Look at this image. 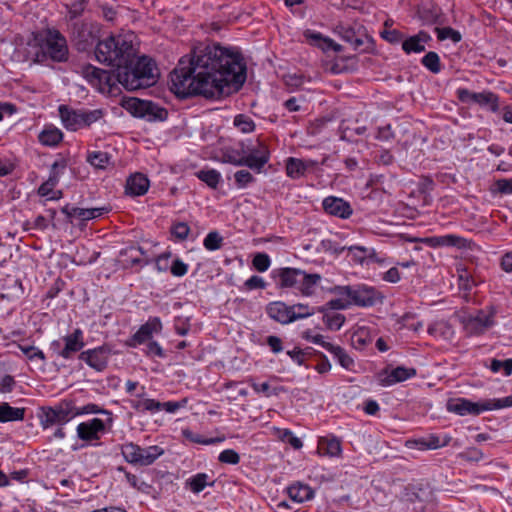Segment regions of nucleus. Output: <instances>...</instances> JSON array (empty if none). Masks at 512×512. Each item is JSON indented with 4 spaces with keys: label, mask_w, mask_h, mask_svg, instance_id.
Segmentation results:
<instances>
[{
    "label": "nucleus",
    "mask_w": 512,
    "mask_h": 512,
    "mask_svg": "<svg viewBox=\"0 0 512 512\" xmlns=\"http://www.w3.org/2000/svg\"><path fill=\"white\" fill-rule=\"evenodd\" d=\"M245 80L246 64L241 53L216 43L195 47L179 60L170 75L171 91L183 99L230 95L239 91Z\"/></svg>",
    "instance_id": "f257e3e1"
},
{
    "label": "nucleus",
    "mask_w": 512,
    "mask_h": 512,
    "mask_svg": "<svg viewBox=\"0 0 512 512\" xmlns=\"http://www.w3.org/2000/svg\"><path fill=\"white\" fill-rule=\"evenodd\" d=\"M135 55L132 40L123 35L100 40L95 48L97 61L113 67L118 83L129 91L145 89L157 82L155 62L147 56L135 62Z\"/></svg>",
    "instance_id": "f03ea898"
},
{
    "label": "nucleus",
    "mask_w": 512,
    "mask_h": 512,
    "mask_svg": "<svg viewBox=\"0 0 512 512\" xmlns=\"http://www.w3.org/2000/svg\"><path fill=\"white\" fill-rule=\"evenodd\" d=\"M28 47L26 59L36 63H44L48 59L64 63L69 59L67 39L55 28H47L43 34L35 35L33 41L28 42Z\"/></svg>",
    "instance_id": "7ed1b4c3"
},
{
    "label": "nucleus",
    "mask_w": 512,
    "mask_h": 512,
    "mask_svg": "<svg viewBox=\"0 0 512 512\" xmlns=\"http://www.w3.org/2000/svg\"><path fill=\"white\" fill-rule=\"evenodd\" d=\"M332 292L347 297L351 305L360 307H371L382 301L381 293L367 285L336 286Z\"/></svg>",
    "instance_id": "20e7f679"
},
{
    "label": "nucleus",
    "mask_w": 512,
    "mask_h": 512,
    "mask_svg": "<svg viewBox=\"0 0 512 512\" xmlns=\"http://www.w3.org/2000/svg\"><path fill=\"white\" fill-rule=\"evenodd\" d=\"M59 114L64 127L70 131L89 127L103 116V112L100 109L74 110L64 105L59 107Z\"/></svg>",
    "instance_id": "39448f33"
},
{
    "label": "nucleus",
    "mask_w": 512,
    "mask_h": 512,
    "mask_svg": "<svg viewBox=\"0 0 512 512\" xmlns=\"http://www.w3.org/2000/svg\"><path fill=\"white\" fill-rule=\"evenodd\" d=\"M121 453L124 459L132 465L149 466L164 454V450L157 445L142 448L133 442H129L122 445Z\"/></svg>",
    "instance_id": "423d86ee"
},
{
    "label": "nucleus",
    "mask_w": 512,
    "mask_h": 512,
    "mask_svg": "<svg viewBox=\"0 0 512 512\" xmlns=\"http://www.w3.org/2000/svg\"><path fill=\"white\" fill-rule=\"evenodd\" d=\"M123 107L134 117L143 118L146 121H164L168 112L165 108L148 100L130 98L126 100Z\"/></svg>",
    "instance_id": "0eeeda50"
},
{
    "label": "nucleus",
    "mask_w": 512,
    "mask_h": 512,
    "mask_svg": "<svg viewBox=\"0 0 512 512\" xmlns=\"http://www.w3.org/2000/svg\"><path fill=\"white\" fill-rule=\"evenodd\" d=\"M98 27L86 21L73 22L69 27V38L79 52L87 51L98 39Z\"/></svg>",
    "instance_id": "6e6552de"
},
{
    "label": "nucleus",
    "mask_w": 512,
    "mask_h": 512,
    "mask_svg": "<svg viewBox=\"0 0 512 512\" xmlns=\"http://www.w3.org/2000/svg\"><path fill=\"white\" fill-rule=\"evenodd\" d=\"M38 418L44 430L55 425L62 426L73 419L72 403L63 401L53 407H41Z\"/></svg>",
    "instance_id": "1a4fd4ad"
},
{
    "label": "nucleus",
    "mask_w": 512,
    "mask_h": 512,
    "mask_svg": "<svg viewBox=\"0 0 512 512\" xmlns=\"http://www.w3.org/2000/svg\"><path fill=\"white\" fill-rule=\"evenodd\" d=\"M81 74L89 84L102 93L110 92L115 83H118L114 70L107 71L91 64L82 66Z\"/></svg>",
    "instance_id": "9d476101"
},
{
    "label": "nucleus",
    "mask_w": 512,
    "mask_h": 512,
    "mask_svg": "<svg viewBox=\"0 0 512 512\" xmlns=\"http://www.w3.org/2000/svg\"><path fill=\"white\" fill-rule=\"evenodd\" d=\"M457 98L463 103H476L480 106H487L493 113L499 111V96L492 91L473 92L466 88H459Z\"/></svg>",
    "instance_id": "9b49d317"
},
{
    "label": "nucleus",
    "mask_w": 512,
    "mask_h": 512,
    "mask_svg": "<svg viewBox=\"0 0 512 512\" xmlns=\"http://www.w3.org/2000/svg\"><path fill=\"white\" fill-rule=\"evenodd\" d=\"M487 400L480 402H473L467 398H449L446 402V409L450 413L457 414L459 416H478L484 411H489Z\"/></svg>",
    "instance_id": "f8f14e48"
},
{
    "label": "nucleus",
    "mask_w": 512,
    "mask_h": 512,
    "mask_svg": "<svg viewBox=\"0 0 512 512\" xmlns=\"http://www.w3.org/2000/svg\"><path fill=\"white\" fill-rule=\"evenodd\" d=\"M110 356L111 348L108 345H102L81 351L78 358L95 371L102 372L107 368Z\"/></svg>",
    "instance_id": "ddd939ff"
},
{
    "label": "nucleus",
    "mask_w": 512,
    "mask_h": 512,
    "mask_svg": "<svg viewBox=\"0 0 512 512\" xmlns=\"http://www.w3.org/2000/svg\"><path fill=\"white\" fill-rule=\"evenodd\" d=\"M455 316L467 336H481L496 324L485 318H472L471 314L466 313H455Z\"/></svg>",
    "instance_id": "4468645a"
},
{
    "label": "nucleus",
    "mask_w": 512,
    "mask_h": 512,
    "mask_svg": "<svg viewBox=\"0 0 512 512\" xmlns=\"http://www.w3.org/2000/svg\"><path fill=\"white\" fill-rule=\"evenodd\" d=\"M245 159L248 168L260 173L269 162L270 150L266 144L258 142L256 146L246 150Z\"/></svg>",
    "instance_id": "2eb2a0df"
},
{
    "label": "nucleus",
    "mask_w": 512,
    "mask_h": 512,
    "mask_svg": "<svg viewBox=\"0 0 512 512\" xmlns=\"http://www.w3.org/2000/svg\"><path fill=\"white\" fill-rule=\"evenodd\" d=\"M338 35L347 43H350L355 50L361 49L368 35L361 25L339 24L336 27Z\"/></svg>",
    "instance_id": "dca6fc26"
},
{
    "label": "nucleus",
    "mask_w": 512,
    "mask_h": 512,
    "mask_svg": "<svg viewBox=\"0 0 512 512\" xmlns=\"http://www.w3.org/2000/svg\"><path fill=\"white\" fill-rule=\"evenodd\" d=\"M76 431L79 439L92 443L93 441L100 440L101 434L105 432V423L99 418H93L80 423Z\"/></svg>",
    "instance_id": "f3484780"
},
{
    "label": "nucleus",
    "mask_w": 512,
    "mask_h": 512,
    "mask_svg": "<svg viewBox=\"0 0 512 512\" xmlns=\"http://www.w3.org/2000/svg\"><path fill=\"white\" fill-rule=\"evenodd\" d=\"M302 270L292 267H283L272 271V277L278 279L280 288H294L299 290Z\"/></svg>",
    "instance_id": "a211bd4d"
},
{
    "label": "nucleus",
    "mask_w": 512,
    "mask_h": 512,
    "mask_svg": "<svg viewBox=\"0 0 512 512\" xmlns=\"http://www.w3.org/2000/svg\"><path fill=\"white\" fill-rule=\"evenodd\" d=\"M62 341V358L66 360L72 359L73 356L80 352L85 346L84 333L80 328H76L73 332L65 335L62 338Z\"/></svg>",
    "instance_id": "6ab92c4d"
},
{
    "label": "nucleus",
    "mask_w": 512,
    "mask_h": 512,
    "mask_svg": "<svg viewBox=\"0 0 512 512\" xmlns=\"http://www.w3.org/2000/svg\"><path fill=\"white\" fill-rule=\"evenodd\" d=\"M162 329L161 320L158 317L149 318L148 321L141 325L135 334L127 343L130 347H136L148 341L153 333H158Z\"/></svg>",
    "instance_id": "aec40b11"
},
{
    "label": "nucleus",
    "mask_w": 512,
    "mask_h": 512,
    "mask_svg": "<svg viewBox=\"0 0 512 512\" xmlns=\"http://www.w3.org/2000/svg\"><path fill=\"white\" fill-rule=\"evenodd\" d=\"M322 206L326 213L342 219L349 218L353 213L349 202L335 196L326 197L322 202Z\"/></svg>",
    "instance_id": "412c9836"
},
{
    "label": "nucleus",
    "mask_w": 512,
    "mask_h": 512,
    "mask_svg": "<svg viewBox=\"0 0 512 512\" xmlns=\"http://www.w3.org/2000/svg\"><path fill=\"white\" fill-rule=\"evenodd\" d=\"M268 316L281 324H290L293 322L291 306L282 301L270 302L266 307Z\"/></svg>",
    "instance_id": "4be33fe9"
},
{
    "label": "nucleus",
    "mask_w": 512,
    "mask_h": 512,
    "mask_svg": "<svg viewBox=\"0 0 512 512\" xmlns=\"http://www.w3.org/2000/svg\"><path fill=\"white\" fill-rule=\"evenodd\" d=\"M149 185V179L144 174L135 173L127 179L125 192L131 196H141L148 191Z\"/></svg>",
    "instance_id": "5701e85b"
},
{
    "label": "nucleus",
    "mask_w": 512,
    "mask_h": 512,
    "mask_svg": "<svg viewBox=\"0 0 512 512\" xmlns=\"http://www.w3.org/2000/svg\"><path fill=\"white\" fill-rule=\"evenodd\" d=\"M452 437L445 434L442 437L431 433L425 437L418 438V450H436L449 445Z\"/></svg>",
    "instance_id": "b1692460"
},
{
    "label": "nucleus",
    "mask_w": 512,
    "mask_h": 512,
    "mask_svg": "<svg viewBox=\"0 0 512 512\" xmlns=\"http://www.w3.org/2000/svg\"><path fill=\"white\" fill-rule=\"evenodd\" d=\"M145 395V387H141V393L137 394V397L140 399H131L129 400V404L132 409H134L138 413H155L159 411L158 401L155 399L144 398Z\"/></svg>",
    "instance_id": "393cba45"
},
{
    "label": "nucleus",
    "mask_w": 512,
    "mask_h": 512,
    "mask_svg": "<svg viewBox=\"0 0 512 512\" xmlns=\"http://www.w3.org/2000/svg\"><path fill=\"white\" fill-rule=\"evenodd\" d=\"M289 498L297 503H303L314 498V490L307 484L296 482L287 488Z\"/></svg>",
    "instance_id": "a878e982"
},
{
    "label": "nucleus",
    "mask_w": 512,
    "mask_h": 512,
    "mask_svg": "<svg viewBox=\"0 0 512 512\" xmlns=\"http://www.w3.org/2000/svg\"><path fill=\"white\" fill-rule=\"evenodd\" d=\"M144 250L140 246H129L120 251V256L125 257L123 260L125 262V268H132L136 265H147L149 263L148 260H143L141 258L144 255Z\"/></svg>",
    "instance_id": "bb28decb"
},
{
    "label": "nucleus",
    "mask_w": 512,
    "mask_h": 512,
    "mask_svg": "<svg viewBox=\"0 0 512 512\" xmlns=\"http://www.w3.org/2000/svg\"><path fill=\"white\" fill-rule=\"evenodd\" d=\"M428 333L445 341H451L455 336L453 326L446 320L436 321L428 326Z\"/></svg>",
    "instance_id": "cd10ccee"
},
{
    "label": "nucleus",
    "mask_w": 512,
    "mask_h": 512,
    "mask_svg": "<svg viewBox=\"0 0 512 512\" xmlns=\"http://www.w3.org/2000/svg\"><path fill=\"white\" fill-rule=\"evenodd\" d=\"M418 502H423L425 505L418 507L421 512H434L436 507V498L433 490L429 484L418 483Z\"/></svg>",
    "instance_id": "c85d7f7f"
},
{
    "label": "nucleus",
    "mask_w": 512,
    "mask_h": 512,
    "mask_svg": "<svg viewBox=\"0 0 512 512\" xmlns=\"http://www.w3.org/2000/svg\"><path fill=\"white\" fill-rule=\"evenodd\" d=\"M312 161H304L302 159L289 157L286 160V173L290 178L298 179L305 175L309 168H312Z\"/></svg>",
    "instance_id": "c756f323"
},
{
    "label": "nucleus",
    "mask_w": 512,
    "mask_h": 512,
    "mask_svg": "<svg viewBox=\"0 0 512 512\" xmlns=\"http://www.w3.org/2000/svg\"><path fill=\"white\" fill-rule=\"evenodd\" d=\"M325 350L333 355L341 367L348 371L354 370L355 361L344 348L330 343L325 345Z\"/></svg>",
    "instance_id": "7c9ffc66"
},
{
    "label": "nucleus",
    "mask_w": 512,
    "mask_h": 512,
    "mask_svg": "<svg viewBox=\"0 0 512 512\" xmlns=\"http://www.w3.org/2000/svg\"><path fill=\"white\" fill-rule=\"evenodd\" d=\"M301 276L302 277L298 291L303 296H312L322 279L321 275L317 273H306L304 270H302Z\"/></svg>",
    "instance_id": "2f4dec72"
},
{
    "label": "nucleus",
    "mask_w": 512,
    "mask_h": 512,
    "mask_svg": "<svg viewBox=\"0 0 512 512\" xmlns=\"http://www.w3.org/2000/svg\"><path fill=\"white\" fill-rule=\"evenodd\" d=\"M441 15V9L434 3L418 4V19L423 24H435Z\"/></svg>",
    "instance_id": "473e14b6"
},
{
    "label": "nucleus",
    "mask_w": 512,
    "mask_h": 512,
    "mask_svg": "<svg viewBox=\"0 0 512 512\" xmlns=\"http://www.w3.org/2000/svg\"><path fill=\"white\" fill-rule=\"evenodd\" d=\"M25 408H16L4 402L0 404V422H11L23 420Z\"/></svg>",
    "instance_id": "72a5a7b5"
},
{
    "label": "nucleus",
    "mask_w": 512,
    "mask_h": 512,
    "mask_svg": "<svg viewBox=\"0 0 512 512\" xmlns=\"http://www.w3.org/2000/svg\"><path fill=\"white\" fill-rule=\"evenodd\" d=\"M319 449L323 454L330 457H336L341 454V442L336 437H321L319 440Z\"/></svg>",
    "instance_id": "f704fd0d"
},
{
    "label": "nucleus",
    "mask_w": 512,
    "mask_h": 512,
    "mask_svg": "<svg viewBox=\"0 0 512 512\" xmlns=\"http://www.w3.org/2000/svg\"><path fill=\"white\" fill-rule=\"evenodd\" d=\"M293 317V322L301 319L308 318L316 312H324L325 307H311L308 304L297 303L290 305Z\"/></svg>",
    "instance_id": "c9c22d12"
},
{
    "label": "nucleus",
    "mask_w": 512,
    "mask_h": 512,
    "mask_svg": "<svg viewBox=\"0 0 512 512\" xmlns=\"http://www.w3.org/2000/svg\"><path fill=\"white\" fill-rule=\"evenodd\" d=\"M435 183L429 176H421L418 181V201L422 198V205L427 206L432 202L429 192L434 189Z\"/></svg>",
    "instance_id": "e433bc0d"
},
{
    "label": "nucleus",
    "mask_w": 512,
    "mask_h": 512,
    "mask_svg": "<svg viewBox=\"0 0 512 512\" xmlns=\"http://www.w3.org/2000/svg\"><path fill=\"white\" fill-rule=\"evenodd\" d=\"M62 138L63 133L55 127L44 129L38 136V140L41 144L51 147L58 145L62 141Z\"/></svg>",
    "instance_id": "4c0bfd02"
},
{
    "label": "nucleus",
    "mask_w": 512,
    "mask_h": 512,
    "mask_svg": "<svg viewBox=\"0 0 512 512\" xmlns=\"http://www.w3.org/2000/svg\"><path fill=\"white\" fill-rule=\"evenodd\" d=\"M414 374V369L407 370L404 367H397L393 369L389 374H387L385 378L381 379V382L383 385L389 386L398 382H402Z\"/></svg>",
    "instance_id": "58836bf2"
},
{
    "label": "nucleus",
    "mask_w": 512,
    "mask_h": 512,
    "mask_svg": "<svg viewBox=\"0 0 512 512\" xmlns=\"http://www.w3.org/2000/svg\"><path fill=\"white\" fill-rule=\"evenodd\" d=\"M351 342L354 348L364 349L367 345L372 343V336L370 335L367 327H358L351 336Z\"/></svg>",
    "instance_id": "ea45409f"
},
{
    "label": "nucleus",
    "mask_w": 512,
    "mask_h": 512,
    "mask_svg": "<svg viewBox=\"0 0 512 512\" xmlns=\"http://www.w3.org/2000/svg\"><path fill=\"white\" fill-rule=\"evenodd\" d=\"M112 156L104 151H92L87 154V162L94 168L105 169L111 162Z\"/></svg>",
    "instance_id": "a19ab883"
},
{
    "label": "nucleus",
    "mask_w": 512,
    "mask_h": 512,
    "mask_svg": "<svg viewBox=\"0 0 512 512\" xmlns=\"http://www.w3.org/2000/svg\"><path fill=\"white\" fill-rule=\"evenodd\" d=\"M109 209L107 207H101V208H79V207H73L72 214L73 217L79 218L83 221L91 220L94 218H97L104 213H107Z\"/></svg>",
    "instance_id": "79ce46f5"
},
{
    "label": "nucleus",
    "mask_w": 512,
    "mask_h": 512,
    "mask_svg": "<svg viewBox=\"0 0 512 512\" xmlns=\"http://www.w3.org/2000/svg\"><path fill=\"white\" fill-rule=\"evenodd\" d=\"M421 64L433 74H438L443 67L439 55L434 51L426 53L421 59Z\"/></svg>",
    "instance_id": "37998d69"
},
{
    "label": "nucleus",
    "mask_w": 512,
    "mask_h": 512,
    "mask_svg": "<svg viewBox=\"0 0 512 512\" xmlns=\"http://www.w3.org/2000/svg\"><path fill=\"white\" fill-rule=\"evenodd\" d=\"M245 153L246 150L244 148H242L241 151L235 149H227L222 154L223 162L235 166H246Z\"/></svg>",
    "instance_id": "c03bdc74"
},
{
    "label": "nucleus",
    "mask_w": 512,
    "mask_h": 512,
    "mask_svg": "<svg viewBox=\"0 0 512 512\" xmlns=\"http://www.w3.org/2000/svg\"><path fill=\"white\" fill-rule=\"evenodd\" d=\"M323 313V321L326 327L332 331H338L345 322V316L340 313L327 312L326 309Z\"/></svg>",
    "instance_id": "a18cd8bd"
},
{
    "label": "nucleus",
    "mask_w": 512,
    "mask_h": 512,
    "mask_svg": "<svg viewBox=\"0 0 512 512\" xmlns=\"http://www.w3.org/2000/svg\"><path fill=\"white\" fill-rule=\"evenodd\" d=\"M196 176L212 189H216L221 180V174L215 169L200 170Z\"/></svg>",
    "instance_id": "49530a36"
},
{
    "label": "nucleus",
    "mask_w": 512,
    "mask_h": 512,
    "mask_svg": "<svg viewBox=\"0 0 512 512\" xmlns=\"http://www.w3.org/2000/svg\"><path fill=\"white\" fill-rule=\"evenodd\" d=\"M209 476L206 473H198L191 477L187 483L189 488L194 493H200L206 486H212L214 482H208Z\"/></svg>",
    "instance_id": "de8ad7c7"
},
{
    "label": "nucleus",
    "mask_w": 512,
    "mask_h": 512,
    "mask_svg": "<svg viewBox=\"0 0 512 512\" xmlns=\"http://www.w3.org/2000/svg\"><path fill=\"white\" fill-rule=\"evenodd\" d=\"M435 33L439 41L450 39L453 43H459L462 40V34L452 27H435Z\"/></svg>",
    "instance_id": "09e8293b"
},
{
    "label": "nucleus",
    "mask_w": 512,
    "mask_h": 512,
    "mask_svg": "<svg viewBox=\"0 0 512 512\" xmlns=\"http://www.w3.org/2000/svg\"><path fill=\"white\" fill-rule=\"evenodd\" d=\"M457 247L459 249H465L468 247V240L454 234H448L440 236V247Z\"/></svg>",
    "instance_id": "8fccbe9b"
},
{
    "label": "nucleus",
    "mask_w": 512,
    "mask_h": 512,
    "mask_svg": "<svg viewBox=\"0 0 512 512\" xmlns=\"http://www.w3.org/2000/svg\"><path fill=\"white\" fill-rule=\"evenodd\" d=\"M72 412H73V418L79 415L84 414H106L111 415V412H109L106 409H103L99 407L98 405L94 403L86 404L82 407H76L72 404Z\"/></svg>",
    "instance_id": "3c124183"
},
{
    "label": "nucleus",
    "mask_w": 512,
    "mask_h": 512,
    "mask_svg": "<svg viewBox=\"0 0 512 512\" xmlns=\"http://www.w3.org/2000/svg\"><path fill=\"white\" fill-rule=\"evenodd\" d=\"M233 124L242 133H251L255 130V123L252 118L245 114H238L234 117Z\"/></svg>",
    "instance_id": "603ef678"
},
{
    "label": "nucleus",
    "mask_w": 512,
    "mask_h": 512,
    "mask_svg": "<svg viewBox=\"0 0 512 512\" xmlns=\"http://www.w3.org/2000/svg\"><path fill=\"white\" fill-rule=\"evenodd\" d=\"M86 6L87 0H71V2L66 5L68 9V19L72 21L80 17L83 14Z\"/></svg>",
    "instance_id": "864d4df0"
},
{
    "label": "nucleus",
    "mask_w": 512,
    "mask_h": 512,
    "mask_svg": "<svg viewBox=\"0 0 512 512\" xmlns=\"http://www.w3.org/2000/svg\"><path fill=\"white\" fill-rule=\"evenodd\" d=\"M223 244V237L217 231L209 232L204 241V247L209 251L218 250Z\"/></svg>",
    "instance_id": "5fc2aeb1"
},
{
    "label": "nucleus",
    "mask_w": 512,
    "mask_h": 512,
    "mask_svg": "<svg viewBox=\"0 0 512 512\" xmlns=\"http://www.w3.org/2000/svg\"><path fill=\"white\" fill-rule=\"evenodd\" d=\"M464 274H460L458 277L459 289L464 292L465 297L468 298L473 286L476 285L473 277L466 271L463 270Z\"/></svg>",
    "instance_id": "6e6d98bb"
},
{
    "label": "nucleus",
    "mask_w": 512,
    "mask_h": 512,
    "mask_svg": "<svg viewBox=\"0 0 512 512\" xmlns=\"http://www.w3.org/2000/svg\"><path fill=\"white\" fill-rule=\"evenodd\" d=\"M307 37L314 40V41H323L325 44L323 46L324 49H332L335 52H340L342 50V47L340 44L335 43L332 39L328 37H323L321 33L318 32H308Z\"/></svg>",
    "instance_id": "4d7b16f0"
},
{
    "label": "nucleus",
    "mask_w": 512,
    "mask_h": 512,
    "mask_svg": "<svg viewBox=\"0 0 512 512\" xmlns=\"http://www.w3.org/2000/svg\"><path fill=\"white\" fill-rule=\"evenodd\" d=\"M253 267L258 272H265L269 269L271 260L266 253H257L252 260Z\"/></svg>",
    "instance_id": "13d9d810"
},
{
    "label": "nucleus",
    "mask_w": 512,
    "mask_h": 512,
    "mask_svg": "<svg viewBox=\"0 0 512 512\" xmlns=\"http://www.w3.org/2000/svg\"><path fill=\"white\" fill-rule=\"evenodd\" d=\"M235 183L238 188H245L255 181L254 176L247 170H239L234 174Z\"/></svg>",
    "instance_id": "bf43d9fd"
},
{
    "label": "nucleus",
    "mask_w": 512,
    "mask_h": 512,
    "mask_svg": "<svg viewBox=\"0 0 512 512\" xmlns=\"http://www.w3.org/2000/svg\"><path fill=\"white\" fill-rule=\"evenodd\" d=\"M493 192H497L501 195L512 194V178H501L494 182Z\"/></svg>",
    "instance_id": "052dcab7"
},
{
    "label": "nucleus",
    "mask_w": 512,
    "mask_h": 512,
    "mask_svg": "<svg viewBox=\"0 0 512 512\" xmlns=\"http://www.w3.org/2000/svg\"><path fill=\"white\" fill-rule=\"evenodd\" d=\"M188 403L187 398H183L180 401H168L161 403L158 401L159 411L165 410L168 413H175L180 408H184Z\"/></svg>",
    "instance_id": "680f3d73"
},
{
    "label": "nucleus",
    "mask_w": 512,
    "mask_h": 512,
    "mask_svg": "<svg viewBox=\"0 0 512 512\" xmlns=\"http://www.w3.org/2000/svg\"><path fill=\"white\" fill-rule=\"evenodd\" d=\"M22 353L30 360L40 359L45 361V355L42 350L32 345H20Z\"/></svg>",
    "instance_id": "e2e57ef3"
},
{
    "label": "nucleus",
    "mask_w": 512,
    "mask_h": 512,
    "mask_svg": "<svg viewBox=\"0 0 512 512\" xmlns=\"http://www.w3.org/2000/svg\"><path fill=\"white\" fill-rule=\"evenodd\" d=\"M218 460L221 463L236 465L240 462V456L235 450L226 449L219 454Z\"/></svg>",
    "instance_id": "0e129e2a"
},
{
    "label": "nucleus",
    "mask_w": 512,
    "mask_h": 512,
    "mask_svg": "<svg viewBox=\"0 0 512 512\" xmlns=\"http://www.w3.org/2000/svg\"><path fill=\"white\" fill-rule=\"evenodd\" d=\"M190 232V228L187 223L185 222H178L172 225L171 227V233L175 236L178 240H186L188 237V234Z\"/></svg>",
    "instance_id": "69168bd1"
},
{
    "label": "nucleus",
    "mask_w": 512,
    "mask_h": 512,
    "mask_svg": "<svg viewBox=\"0 0 512 512\" xmlns=\"http://www.w3.org/2000/svg\"><path fill=\"white\" fill-rule=\"evenodd\" d=\"M486 400L488 402V406L490 407L489 411L512 407V394L504 398Z\"/></svg>",
    "instance_id": "338daca9"
},
{
    "label": "nucleus",
    "mask_w": 512,
    "mask_h": 512,
    "mask_svg": "<svg viewBox=\"0 0 512 512\" xmlns=\"http://www.w3.org/2000/svg\"><path fill=\"white\" fill-rule=\"evenodd\" d=\"M305 78L300 74H288L284 76L285 85L292 89H298L304 84Z\"/></svg>",
    "instance_id": "774afa93"
}]
</instances>
